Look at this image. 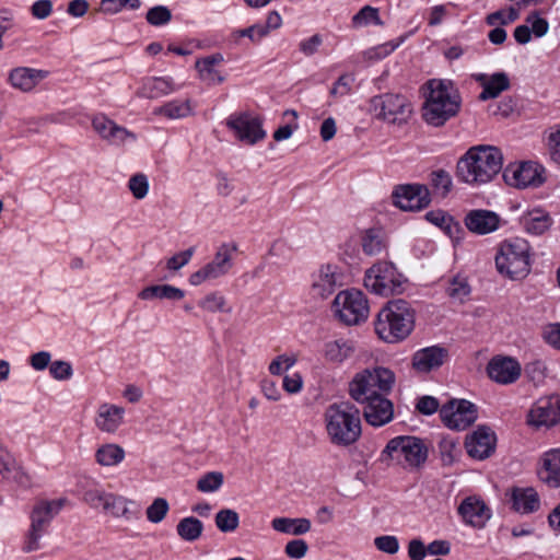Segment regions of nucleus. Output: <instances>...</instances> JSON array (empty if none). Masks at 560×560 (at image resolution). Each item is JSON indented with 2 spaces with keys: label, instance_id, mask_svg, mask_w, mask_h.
Returning <instances> with one entry per match:
<instances>
[{
  "label": "nucleus",
  "instance_id": "obj_28",
  "mask_svg": "<svg viewBox=\"0 0 560 560\" xmlns=\"http://www.w3.org/2000/svg\"><path fill=\"white\" fill-rule=\"evenodd\" d=\"M477 82L482 86L479 94L480 101L498 97L503 91L510 89V79L505 72H497L491 75L479 73L475 75Z\"/></svg>",
  "mask_w": 560,
  "mask_h": 560
},
{
  "label": "nucleus",
  "instance_id": "obj_35",
  "mask_svg": "<svg viewBox=\"0 0 560 560\" xmlns=\"http://www.w3.org/2000/svg\"><path fill=\"white\" fill-rule=\"evenodd\" d=\"M361 246L369 256L381 254L386 248L384 231L376 228L365 230L361 236Z\"/></svg>",
  "mask_w": 560,
  "mask_h": 560
},
{
  "label": "nucleus",
  "instance_id": "obj_56",
  "mask_svg": "<svg viewBox=\"0 0 560 560\" xmlns=\"http://www.w3.org/2000/svg\"><path fill=\"white\" fill-rule=\"evenodd\" d=\"M195 253V247H190L180 252L167 259L166 267L170 270L176 271L187 265Z\"/></svg>",
  "mask_w": 560,
  "mask_h": 560
},
{
  "label": "nucleus",
  "instance_id": "obj_33",
  "mask_svg": "<svg viewBox=\"0 0 560 560\" xmlns=\"http://www.w3.org/2000/svg\"><path fill=\"white\" fill-rule=\"evenodd\" d=\"M223 61V57L221 54H214L211 56H207L205 58L198 59L196 61V69L198 70L199 77L202 81L208 84H219L224 81V77H222L214 67Z\"/></svg>",
  "mask_w": 560,
  "mask_h": 560
},
{
  "label": "nucleus",
  "instance_id": "obj_12",
  "mask_svg": "<svg viewBox=\"0 0 560 560\" xmlns=\"http://www.w3.org/2000/svg\"><path fill=\"white\" fill-rule=\"evenodd\" d=\"M377 117L393 125H402L407 122L411 115V104L399 94L386 93L376 96L373 100Z\"/></svg>",
  "mask_w": 560,
  "mask_h": 560
},
{
  "label": "nucleus",
  "instance_id": "obj_27",
  "mask_svg": "<svg viewBox=\"0 0 560 560\" xmlns=\"http://www.w3.org/2000/svg\"><path fill=\"white\" fill-rule=\"evenodd\" d=\"M125 409L117 405L104 402L96 412L95 425L106 433H115L124 421Z\"/></svg>",
  "mask_w": 560,
  "mask_h": 560
},
{
  "label": "nucleus",
  "instance_id": "obj_52",
  "mask_svg": "<svg viewBox=\"0 0 560 560\" xmlns=\"http://www.w3.org/2000/svg\"><path fill=\"white\" fill-rule=\"evenodd\" d=\"M295 363V355L281 354L271 361L269 364V372L272 375H281L284 371L291 369Z\"/></svg>",
  "mask_w": 560,
  "mask_h": 560
},
{
  "label": "nucleus",
  "instance_id": "obj_1",
  "mask_svg": "<svg viewBox=\"0 0 560 560\" xmlns=\"http://www.w3.org/2000/svg\"><path fill=\"white\" fill-rule=\"evenodd\" d=\"M503 156L499 149L490 145L471 147L457 162L456 172L460 180L469 185L491 182L502 170Z\"/></svg>",
  "mask_w": 560,
  "mask_h": 560
},
{
  "label": "nucleus",
  "instance_id": "obj_41",
  "mask_svg": "<svg viewBox=\"0 0 560 560\" xmlns=\"http://www.w3.org/2000/svg\"><path fill=\"white\" fill-rule=\"evenodd\" d=\"M523 228L532 234H542L550 226V218L540 210H534L522 217Z\"/></svg>",
  "mask_w": 560,
  "mask_h": 560
},
{
  "label": "nucleus",
  "instance_id": "obj_29",
  "mask_svg": "<svg viewBox=\"0 0 560 560\" xmlns=\"http://www.w3.org/2000/svg\"><path fill=\"white\" fill-rule=\"evenodd\" d=\"M46 77L47 71L28 67H18L10 71L9 81L14 89L22 92H30Z\"/></svg>",
  "mask_w": 560,
  "mask_h": 560
},
{
  "label": "nucleus",
  "instance_id": "obj_31",
  "mask_svg": "<svg viewBox=\"0 0 560 560\" xmlns=\"http://www.w3.org/2000/svg\"><path fill=\"white\" fill-rule=\"evenodd\" d=\"M513 509L522 514L536 512L540 506L537 491L532 488H515L512 492Z\"/></svg>",
  "mask_w": 560,
  "mask_h": 560
},
{
  "label": "nucleus",
  "instance_id": "obj_14",
  "mask_svg": "<svg viewBox=\"0 0 560 560\" xmlns=\"http://www.w3.org/2000/svg\"><path fill=\"white\" fill-rule=\"evenodd\" d=\"M545 168L538 163L524 162L509 165L503 171L504 182L516 188L538 187L546 180Z\"/></svg>",
  "mask_w": 560,
  "mask_h": 560
},
{
  "label": "nucleus",
  "instance_id": "obj_43",
  "mask_svg": "<svg viewBox=\"0 0 560 560\" xmlns=\"http://www.w3.org/2000/svg\"><path fill=\"white\" fill-rule=\"evenodd\" d=\"M224 482V475L221 471H209L203 474L196 483V489L202 493L217 492Z\"/></svg>",
  "mask_w": 560,
  "mask_h": 560
},
{
  "label": "nucleus",
  "instance_id": "obj_18",
  "mask_svg": "<svg viewBox=\"0 0 560 560\" xmlns=\"http://www.w3.org/2000/svg\"><path fill=\"white\" fill-rule=\"evenodd\" d=\"M527 421L535 427H552L560 422V396L538 399L530 408Z\"/></svg>",
  "mask_w": 560,
  "mask_h": 560
},
{
  "label": "nucleus",
  "instance_id": "obj_57",
  "mask_svg": "<svg viewBox=\"0 0 560 560\" xmlns=\"http://www.w3.org/2000/svg\"><path fill=\"white\" fill-rule=\"evenodd\" d=\"M308 550V546L303 539H293L285 545L284 552L291 559L303 558Z\"/></svg>",
  "mask_w": 560,
  "mask_h": 560
},
{
  "label": "nucleus",
  "instance_id": "obj_16",
  "mask_svg": "<svg viewBox=\"0 0 560 560\" xmlns=\"http://www.w3.org/2000/svg\"><path fill=\"white\" fill-rule=\"evenodd\" d=\"M342 273L335 265H322L312 275L311 294L315 299H327L342 284Z\"/></svg>",
  "mask_w": 560,
  "mask_h": 560
},
{
  "label": "nucleus",
  "instance_id": "obj_17",
  "mask_svg": "<svg viewBox=\"0 0 560 560\" xmlns=\"http://www.w3.org/2000/svg\"><path fill=\"white\" fill-rule=\"evenodd\" d=\"M394 203L405 211H418L425 208L431 199L423 185H402L393 192Z\"/></svg>",
  "mask_w": 560,
  "mask_h": 560
},
{
  "label": "nucleus",
  "instance_id": "obj_38",
  "mask_svg": "<svg viewBox=\"0 0 560 560\" xmlns=\"http://www.w3.org/2000/svg\"><path fill=\"white\" fill-rule=\"evenodd\" d=\"M203 524L195 516H187L182 518L176 525V533L187 542H194L202 536Z\"/></svg>",
  "mask_w": 560,
  "mask_h": 560
},
{
  "label": "nucleus",
  "instance_id": "obj_4",
  "mask_svg": "<svg viewBox=\"0 0 560 560\" xmlns=\"http://www.w3.org/2000/svg\"><path fill=\"white\" fill-rule=\"evenodd\" d=\"M375 332L386 342H398L406 339L415 327V311L405 300L387 302L375 320Z\"/></svg>",
  "mask_w": 560,
  "mask_h": 560
},
{
  "label": "nucleus",
  "instance_id": "obj_37",
  "mask_svg": "<svg viewBox=\"0 0 560 560\" xmlns=\"http://www.w3.org/2000/svg\"><path fill=\"white\" fill-rule=\"evenodd\" d=\"M153 114L164 116L168 119H180L191 115L192 107L189 100H173L154 108Z\"/></svg>",
  "mask_w": 560,
  "mask_h": 560
},
{
  "label": "nucleus",
  "instance_id": "obj_49",
  "mask_svg": "<svg viewBox=\"0 0 560 560\" xmlns=\"http://www.w3.org/2000/svg\"><path fill=\"white\" fill-rule=\"evenodd\" d=\"M147 21L153 26H161L167 24L172 19V13L168 8L164 5H156L147 12Z\"/></svg>",
  "mask_w": 560,
  "mask_h": 560
},
{
  "label": "nucleus",
  "instance_id": "obj_11",
  "mask_svg": "<svg viewBox=\"0 0 560 560\" xmlns=\"http://www.w3.org/2000/svg\"><path fill=\"white\" fill-rule=\"evenodd\" d=\"M236 250L237 245L235 243L221 244L215 252L214 258L190 275V284L199 285L203 281L218 279L226 275L233 267V256Z\"/></svg>",
  "mask_w": 560,
  "mask_h": 560
},
{
  "label": "nucleus",
  "instance_id": "obj_47",
  "mask_svg": "<svg viewBox=\"0 0 560 560\" xmlns=\"http://www.w3.org/2000/svg\"><path fill=\"white\" fill-rule=\"evenodd\" d=\"M431 184L442 196H446L452 188V177L448 172L438 170L431 173Z\"/></svg>",
  "mask_w": 560,
  "mask_h": 560
},
{
  "label": "nucleus",
  "instance_id": "obj_32",
  "mask_svg": "<svg viewBox=\"0 0 560 560\" xmlns=\"http://www.w3.org/2000/svg\"><path fill=\"white\" fill-rule=\"evenodd\" d=\"M185 296V292L171 284H155L143 288L138 298L143 301H151L155 299L179 301Z\"/></svg>",
  "mask_w": 560,
  "mask_h": 560
},
{
  "label": "nucleus",
  "instance_id": "obj_42",
  "mask_svg": "<svg viewBox=\"0 0 560 560\" xmlns=\"http://www.w3.org/2000/svg\"><path fill=\"white\" fill-rule=\"evenodd\" d=\"M214 523L220 532L231 533L238 527L240 516L232 509H222L215 514Z\"/></svg>",
  "mask_w": 560,
  "mask_h": 560
},
{
  "label": "nucleus",
  "instance_id": "obj_24",
  "mask_svg": "<svg viewBox=\"0 0 560 560\" xmlns=\"http://www.w3.org/2000/svg\"><path fill=\"white\" fill-rule=\"evenodd\" d=\"M447 358V350L440 346H432L416 351L412 355V368L418 373H429L443 365Z\"/></svg>",
  "mask_w": 560,
  "mask_h": 560
},
{
  "label": "nucleus",
  "instance_id": "obj_8",
  "mask_svg": "<svg viewBox=\"0 0 560 560\" xmlns=\"http://www.w3.org/2000/svg\"><path fill=\"white\" fill-rule=\"evenodd\" d=\"M66 503V499L40 500L31 512V525L27 530L23 551L32 552L40 549V539L47 533L55 516L59 514Z\"/></svg>",
  "mask_w": 560,
  "mask_h": 560
},
{
  "label": "nucleus",
  "instance_id": "obj_25",
  "mask_svg": "<svg viewBox=\"0 0 560 560\" xmlns=\"http://www.w3.org/2000/svg\"><path fill=\"white\" fill-rule=\"evenodd\" d=\"M500 217L490 210L477 209L469 211L465 217L466 228L478 235L494 232L500 225Z\"/></svg>",
  "mask_w": 560,
  "mask_h": 560
},
{
  "label": "nucleus",
  "instance_id": "obj_64",
  "mask_svg": "<svg viewBox=\"0 0 560 560\" xmlns=\"http://www.w3.org/2000/svg\"><path fill=\"white\" fill-rule=\"evenodd\" d=\"M546 364L540 360H535L528 363L525 368V372L528 377L533 381L540 382L546 375Z\"/></svg>",
  "mask_w": 560,
  "mask_h": 560
},
{
  "label": "nucleus",
  "instance_id": "obj_2",
  "mask_svg": "<svg viewBox=\"0 0 560 560\" xmlns=\"http://www.w3.org/2000/svg\"><path fill=\"white\" fill-rule=\"evenodd\" d=\"M462 98L451 81L432 79L427 83L422 118L432 127H442L460 109Z\"/></svg>",
  "mask_w": 560,
  "mask_h": 560
},
{
  "label": "nucleus",
  "instance_id": "obj_54",
  "mask_svg": "<svg viewBox=\"0 0 560 560\" xmlns=\"http://www.w3.org/2000/svg\"><path fill=\"white\" fill-rule=\"evenodd\" d=\"M224 305V298L218 293H210L199 302L201 308L211 313L223 311Z\"/></svg>",
  "mask_w": 560,
  "mask_h": 560
},
{
  "label": "nucleus",
  "instance_id": "obj_40",
  "mask_svg": "<svg viewBox=\"0 0 560 560\" xmlns=\"http://www.w3.org/2000/svg\"><path fill=\"white\" fill-rule=\"evenodd\" d=\"M354 348L350 341L338 339L325 343V358L334 363H340L348 359Z\"/></svg>",
  "mask_w": 560,
  "mask_h": 560
},
{
  "label": "nucleus",
  "instance_id": "obj_51",
  "mask_svg": "<svg viewBox=\"0 0 560 560\" xmlns=\"http://www.w3.org/2000/svg\"><path fill=\"white\" fill-rule=\"evenodd\" d=\"M49 373L55 380L66 381L72 376L73 370L70 362L56 360L50 363Z\"/></svg>",
  "mask_w": 560,
  "mask_h": 560
},
{
  "label": "nucleus",
  "instance_id": "obj_39",
  "mask_svg": "<svg viewBox=\"0 0 560 560\" xmlns=\"http://www.w3.org/2000/svg\"><path fill=\"white\" fill-rule=\"evenodd\" d=\"M125 458V451L118 444H104L95 452V460L98 465L109 467L120 464Z\"/></svg>",
  "mask_w": 560,
  "mask_h": 560
},
{
  "label": "nucleus",
  "instance_id": "obj_46",
  "mask_svg": "<svg viewBox=\"0 0 560 560\" xmlns=\"http://www.w3.org/2000/svg\"><path fill=\"white\" fill-rule=\"evenodd\" d=\"M170 510L168 502L164 498H156L147 509V518L151 523L162 522Z\"/></svg>",
  "mask_w": 560,
  "mask_h": 560
},
{
  "label": "nucleus",
  "instance_id": "obj_22",
  "mask_svg": "<svg viewBox=\"0 0 560 560\" xmlns=\"http://www.w3.org/2000/svg\"><path fill=\"white\" fill-rule=\"evenodd\" d=\"M92 127L98 136L110 144L120 145L128 139L136 140V136L125 127L117 125L103 114L92 119Z\"/></svg>",
  "mask_w": 560,
  "mask_h": 560
},
{
  "label": "nucleus",
  "instance_id": "obj_53",
  "mask_svg": "<svg viewBox=\"0 0 560 560\" xmlns=\"http://www.w3.org/2000/svg\"><path fill=\"white\" fill-rule=\"evenodd\" d=\"M108 492L100 488L86 489L83 493V501L92 509L103 508L105 500L108 497Z\"/></svg>",
  "mask_w": 560,
  "mask_h": 560
},
{
  "label": "nucleus",
  "instance_id": "obj_61",
  "mask_svg": "<svg viewBox=\"0 0 560 560\" xmlns=\"http://www.w3.org/2000/svg\"><path fill=\"white\" fill-rule=\"evenodd\" d=\"M440 409V402L433 396H422L417 402V410L422 415L430 416Z\"/></svg>",
  "mask_w": 560,
  "mask_h": 560
},
{
  "label": "nucleus",
  "instance_id": "obj_45",
  "mask_svg": "<svg viewBox=\"0 0 560 560\" xmlns=\"http://www.w3.org/2000/svg\"><path fill=\"white\" fill-rule=\"evenodd\" d=\"M371 23L380 26L384 24L380 18L377 8L364 5L357 14L352 16V25L354 27L365 26Z\"/></svg>",
  "mask_w": 560,
  "mask_h": 560
},
{
  "label": "nucleus",
  "instance_id": "obj_5",
  "mask_svg": "<svg viewBox=\"0 0 560 560\" xmlns=\"http://www.w3.org/2000/svg\"><path fill=\"white\" fill-rule=\"evenodd\" d=\"M395 383V374L386 368L365 369L355 374L349 384L350 397L359 404L385 397Z\"/></svg>",
  "mask_w": 560,
  "mask_h": 560
},
{
  "label": "nucleus",
  "instance_id": "obj_55",
  "mask_svg": "<svg viewBox=\"0 0 560 560\" xmlns=\"http://www.w3.org/2000/svg\"><path fill=\"white\" fill-rule=\"evenodd\" d=\"M375 547L386 553L394 555L399 550V542L395 536L384 535L374 539Z\"/></svg>",
  "mask_w": 560,
  "mask_h": 560
},
{
  "label": "nucleus",
  "instance_id": "obj_10",
  "mask_svg": "<svg viewBox=\"0 0 560 560\" xmlns=\"http://www.w3.org/2000/svg\"><path fill=\"white\" fill-rule=\"evenodd\" d=\"M335 315L348 326L364 323L370 313L365 294L357 289L340 291L332 303Z\"/></svg>",
  "mask_w": 560,
  "mask_h": 560
},
{
  "label": "nucleus",
  "instance_id": "obj_50",
  "mask_svg": "<svg viewBox=\"0 0 560 560\" xmlns=\"http://www.w3.org/2000/svg\"><path fill=\"white\" fill-rule=\"evenodd\" d=\"M354 82V78L352 74L346 73L340 75L337 81L332 84L330 89V95L332 97H343L350 94L352 90V83Z\"/></svg>",
  "mask_w": 560,
  "mask_h": 560
},
{
  "label": "nucleus",
  "instance_id": "obj_13",
  "mask_svg": "<svg viewBox=\"0 0 560 560\" xmlns=\"http://www.w3.org/2000/svg\"><path fill=\"white\" fill-rule=\"evenodd\" d=\"M440 417L447 428L465 430L477 420V407L466 399H451L441 407Z\"/></svg>",
  "mask_w": 560,
  "mask_h": 560
},
{
  "label": "nucleus",
  "instance_id": "obj_44",
  "mask_svg": "<svg viewBox=\"0 0 560 560\" xmlns=\"http://www.w3.org/2000/svg\"><path fill=\"white\" fill-rule=\"evenodd\" d=\"M445 291L452 300L463 302L470 294V285L466 278L456 276L448 281Z\"/></svg>",
  "mask_w": 560,
  "mask_h": 560
},
{
  "label": "nucleus",
  "instance_id": "obj_30",
  "mask_svg": "<svg viewBox=\"0 0 560 560\" xmlns=\"http://www.w3.org/2000/svg\"><path fill=\"white\" fill-rule=\"evenodd\" d=\"M177 90L171 78L150 77L142 80L136 95L142 98H160Z\"/></svg>",
  "mask_w": 560,
  "mask_h": 560
},
{
  "label": "nucleus",
  "instance_id": "obj_26",
  "mask_svg": "<svg viewBox=\"0 0 560 560\" xmlns=\"http://www.w3.org/2000/svg\"><path fill=\"white\" fill-rule=\"evenodd\" d=\"M363 404V416L366 422L373 427H382L394 417L393 404L386 397H374L373 400Z\"/></svg>",
  "mask_w": 560,
  "mask_h": 560
},
{
  "label": "nucleus",
  "instance_id": "obj_60",
  "mask_svg": "<svg viewBox=\"0 0 560 560\" xmlns=\"http://www.w3.org/2000/svg\"><path fill=\"white\" fill-rule=\"evenodd\" d=\"M425 219L431 222L432 224L436 225V226H440V228H443V229H446V230H451L452 228V217L447 215L444 211L442 210H434V211H429L427 214H425Z\"/></svg>",
  "mask_w": 560,
  "mask_h": 560
},
{
  "label": "nucleus",
  "instance_id": "obj_6",
  "mask_svg": "<svg viewBox=\"0 0 560 560\" xmlns=\"http://www.w3.org/2000/svg\"><path fill=\"white\" fill-rule=\"evenodd\" d=\"M530 246L523 238L504 241L495 255L498 271L512 280L525 278L530 271Z\"/></svg>",
  "mask_w": 560,
  "mask_h": 560
},
{
  "label": "nucleus",
  "instance_id": "obj_9",
  "mask_svg": "<svg viewBox=\"0 0 560 560\" xmlns=\"http://www.w3.org/2000/svg\"><path fill=\"white\" fill-rule=\"evenodd\" d=\"M406 279L388 261H378L366 270L364 285L371 292L388 296L404 291Z\"/></svg>",
  "mask_w": 560,
  "mask_h": 560
},
{
  "label": "nucleus",
  "instance_id": "obj_63",
  "mask_svg": "<svg viewBox=\"0 0 560 560\" xmlns=\"http://www.w3.org/2000/svg\"><path fill=\"white\" fill-rule=\"evenodd\" d=\"M15 459L12 454L0 444V475L8 478V475L14 469Z\"/></svg>",
  "mask_w": 560,
  "mask_h": 560
},
{
  "label": "nucleus",
  "instance_id": "obj_21",
  "mask_svg": "<svg viewBox=\"0 0 560 560\" xmlns=\"http://www.w3.org/2000/svg\"><path fill=\"white\" fill-rule=\"evenodd\" d=\"M495 434L487 427H479L466 438L465 447L470 457L485 459L495 450Z\"/></svg>",
  "mask_w": 560,
  "mask_h": 560
},
{
  "label": "nucleus",
  "instance_id": "obj_62",
  "mask_svg": "<svg viewBox=\"0 0 560 560\" xmlns=\"http://www.w3.org/2000/svg\"><path fill=\"white\" fill-rule=\"evenodd\" d=\"M52 12L51 0H37L31 7V13L35 19L45 20Z\"/></svg>",
  "mask_w": 560,
  "mask_h": 560
},
{
  "label": "nucleus",
  "instance_id": "obj_59",
  "mask_svg": "<svg viewBox=\"0 0 560 560\" xmlns=\"http://www.w3.org/2000/svg\"><path fill=\"white\" fill-rule=\"evenodd\" d=\"M234 37H248L252 42L257 43L266 36L262 24H254L247 28L237 30L233 33Z\"/></svg>",
  "mask_w": 560,
  "mask_h": 560
},
{
  "label": "nucleus",
  "instance_id": "obj_58",
  "mask_svg": "<svg viewBox=\"0 0 560 560\" xmlns=\"http://www.w3.org/2000/svg\"><path fill=\"white\" fill-rule=\"evenodd\" d=\"M526 22L530 23V32L536 37H541L546 35L549 30V24L547 20L539 18L537 12L530 13L526 19Z\"/></svg>",
  "mask_w": 560,
  "mask_h": 560
},
{
  "label": "nucleus",
  "instance_id": "obj_36",
  "mask_svg": "<svg viewBox=\"0 0 560 560\" xmlns=\"http://www.w3.org/2000/svg\"><path fill=\"white\" fill-rule=\"evenodd\" d=\"M129 504H133V502L124 497L109 493L104 502L103 510L105 513H109L114 517L131 520L136 516V512L129 509Z\"/></svg>",
  "mask_w": 560,
  "mask_h": 560
},
{
  "label": "nucleus",
  "instance_id": "obj_23",
  "mask_svg": "<svg viewBox=\"0 0 560 560\" xmlns=\"http://www.w3.org/2000/svg\"><path fill=\"white\" fill-rule=\"evenodd\" d=\"M537 476L548 487L560 488V448H551L541 455Z\"/></svg>",
  "mask_w": 560,
  "mask_h": 560
},
{
  "label": "nucleus",
  "instance_id": "obj_20",
  "mask_svg": "<svg viewBox=\"0 0 560 560\" xmlns=\"http://www.w3.org/2000/svg\"><path fill=\"white\" fill-rule=\"evenodd\" d=\"M457 512L465 524L476 528L485 527L487 522L491 518V510L485 501L477 495L465 498L460 502Z\"/></svg>",
  "mask_w": 560,
  "mask_h": 560
},
{
  "label": "nucleus",
  "instance_id": "obj_3",
  "mask_svg": "<svg viewBox=\"0 0 560 560\" xmlns=\"http://www.w3.org/2000/svg\"><path fill=\"white\" fill-rule=\"evenodd\" d=\"M327 436L335 446L347 447L361 436V418L359 409L350 402H334L324 412Z\"/></svg>",
  "mask_w": 560,
  "mask_h": 560
},
{
  "label": "nucleus",
  "instance_id": "obj_15",
  "mask_svg": "<svg viewBox=\"0 0 560 560\" xmlns=\"http://www.w3.org/2000/svg\"><path fill=\"white\" fill-rule=\"evenodd\" d=\"M226 126L241 141L247 144H255L266 137L261 119L248 113L231 115L226 120Z\"/></svg>",
  "mask_w": 560,
  "mask_h": 560
},
{
  "label": "nucleus",
  "instance_id": "obj_19",
  "mask_svg": "<svg viewBox=\"0 0 560 560\" xmlns=\"http://www.w3.org/2000/svg\"><path fill=\"white\" fill-rule=\"evenodd\" d=\"M522 368L512 357L495 355L487 364V374L495 383L508 385L521 376Z\"/></svg>",
  "mask_w": 560,
  "mask_h": 560
},
{
  "label": "nucleus",
  "instance_id": "obj_48",
  "mask_svg": "<svg viewBox=\"0 0 560 560\" xmlns=\"http://www.w3.org/2000/svg\"><path fill=\"white\" fill-rule=\"evenodd\" d=\"M128 187L136 199H143L149 191L148 177L142 173L136 174L130 177Z\"/></svg>",
  "mask_w": 560,
  "mask_h": 560
},
{
  "label": "nucleus",
  "instance_id": "obj_7",
  "mask_svg": "<svg viewBox=\"0 0 560 560\" xmlns=\"http://www.w3.org/2000/svg\"><path fill=\"white\" fill-rule=\"evenodd\" d=\"M428 458V447L424 442L411 435H400L388 441L382 451L381 460L395 462L404 467L418 468Z\"/></svg>",
  "mask_w": 560,
  "mask_h": 560
},
{
  "label": "nucleus",
  "instance_id": "obj_34",
  "mask_svg": "<svg viewBox=\"0 0 560 560\" xmlns=\"http://www.w3.org/2000/svg\"><path fill=\"white\" fill-rule=\"evenodd\" d=\"M271 526L275 530L300 536L306 534L311 529V521L308 518H289V517H276L271 522Z\"/></svg>",
  "mask_w": 560,
  "mask_h": 560
}]
</instances>
